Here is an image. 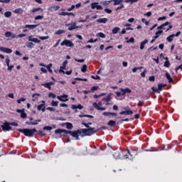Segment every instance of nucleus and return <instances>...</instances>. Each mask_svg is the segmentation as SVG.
<instances>
[{
    "instance_id": "obj_1",
    "label": "nucleus",
    "mask_w": 182,
    "mask_h": 182,
    "mask_svg": "<svg viewBox=\"0 0 182 182\" xmlns=\"http://www.w3.org/2000/svg\"><path fill=\"white\" fill-rule=\"evenodd\" d=\"M81 124L85 126L87 129H80L75 131H68L66 129H58L55 130V134H70L72 137H74L75 140H80V137H86L87 136H92V134H95L99 132V129H95V127H91L92 122L86 123L85 121L81 122Z\"/></svg>"
},
{
    "instance_id": "obj_2",
    "label": "nucleus",
    "mask_w": 182,
    "mask_h": 182,
    "mask_svg": "<svg viewBox=\"0 0 182 182\" xmlns=\"http://www.w3.org/2000/svg\"><path fill=\"white\" fill-rule=\"evenodd\" d=\"M17 130L20 133H23V134H24V136H26V137H33V135L35 134V133H36V132H38V130H36L35 128H33L32 129H18Z\"/></svg>"
},
{
    "instance_id": "obj_3",
    "label": "nucleus",
    "mask_w": 182,
    "mask_h": 182,
    "mask_svg": "<svg viewBox=\"0 0 182 182\" xmlns=\"http://www.w3.org/2000/svg\"><path fill=\"white\" fill-rule=\"evenodd\" d=\"M127 154H124L122 159H129V160L133 159V157H136L137 156V151L127 149Z\"/></svg>"
},
{
    "instance_id": "obj_4",
    "label": "nucleus",
    "mask_w": 182,
    "mask_h": 182,
    "mask_svg": "<svg viewBox=\"0 0 182 182\" xmlns=\"http://www.w3.org/2000/svg\"><path fill=\"white\" fill-rule=\"evenodd\" d=\"M61 46H67V48H73L75 44L70 40L65 39L63 42L60 43Z\"/></svg>"
},
{
    "instance_id": "obj_5",
    "label": "nucleus",
    "mask_w": 182,
    "mask_h": 182,
    "mask_svg": "<svg viewBox=\"0 0 182 182\" xmlns=\"http://www.w3.org/2000/svg\"><path fill=\"white\" fill-rule=\"evenodd\" d=\"M122 156L124 154V153H123V151L122 149H117L113 153V157L115 158L116 160H117L122 158Z\"/></svg>"
},
{
    "instance_id": "obj_6",
    "label": "nucleus",
    "mask_w": 182,
    "mask_h": 182,
    "mask_svg": "<svg viewBox=\"0 0 182 182\" xmlns=\"http://www.w3.org/2000/svg\"><path fill=\"white\" fill-rule=\"evenodd\" d=\"M3 132H9L12 130V127L9 122H4L3 125H1Z\"/></svg>"
},
{
    "instance_id": "obj_7",
    "label": "nucleus",
    "mask_w": 182,
    "mask_h": 182,
    "mask_svg": "<svg viewBox=\"0 0 182 182\" xmlns=\"http://www.w3.org/2000/svg\"><path fill=\"white\" fill-rule=\"evenodd\" d=\"M163 87H166V84L159 83L158 84V88L152 87L151 90H153V92H156V93H159L161 92V90H163Z\"/></svg>"
},
{
    "instance_id": "obj_8",
    "label": "nucleus",
    "mask_w": 182,
    "mask_h": 182,
    "mask_svg": "<svg viewBox=\"0 0 182 182\" xmlns=\"http://www.w3.org/2000/svg\"><path fill=\"white\" fill-rule=\"evenodd\" d=\"M65 26L68 27V31H73L74 29H78V28H80V26H76V22L73 23H67L65 24Z\"/></svg>"
},
{
    "instance_id": "obj_9",
    "label": "nucleus",
    "mask_w": 182,
    "mask_h": 182,
    "mask_svg": "<svg viewBox=\"0 0 182 182\" xmlns=\"http://www.w3.org/2000/svg\"><path fill=\"white\" fill-rule=\"evenodd\" d=\"M69 97L68 95L63 94V95H58L57 99L60 100V102H68L69 100Z\"/></svg>"
},
{
    "instance_id": "obj_10",
    "label": "nucleus",
    "mask_w": 182,
    "mask_h": 182,
    "mask_svg": "<svg viewBox=\"0 0 182 182\" xmlns=\"http://www.w3.org/2000/svg\"><path fill=\"white\" fill-rule=\"evenodd\" d=\"M97 9V11H100L103 9V7L101 5H99L98 2H93L91 4V9Z\"/></svg>"
},
{
    "instance_id": "obj_11",
    "label": "nucleus",
    "mask_w": 182,
    "mask_h": 182,
    "mask_svg": "<svg viewBox=\"0 0 182 182\" xmlns=\"http://www.w3.org/2000/svg\"><path fill=\"white\" fill-rule=\"evenodd\" d=\"M28 41L29 42H33L34 43H41V40L33 38V36H30L28 37Z\"/></svg>"
},
{
    "instance_id": "obj_12",
    "label": "nucleus",
    "mask_w": 182,
    "mask_h": 182,
    "mask_svg": "<svg viewBox=\"0 0 182 182\" xmlns=\"http://www.w3.org/2000/svg\"><path fill=\"white\" fill-rule=\"evenodd\" d=\"M16 112H17V113H20L21 119H26L28 115L26 114V113H25L24 109H16Z\"/></svg>"
},
{
    "instance_id": "obj_13",
    "label": "nucleus",
    "mask_w": 182,
    "mask_h": 182,
    "mask_svg": "<svg viewBox=\"0 0 182 182\" xmlns=\"http://www.w3.org/2000/svg\"><path fill=\"white\" fill-rule=\"evenodd\" d=\"M120 92H122V96H124L126 93H130L132 92V90L129 87L127 88H119Z\"/></svg>"
},
{
    "instance_id": "obj_14",
    "label": "nucleus",
    "mask_w": 182,
    "mask_h": 182,
    "mask_svg": "<svg viewBox=\"0 0 182 182\" xmlns=\"http://www.w3.org/2000/svg\"><path fill=\"white\" fill-rule=\"evenodd\" d=\"M41 103L42 104H40L37 106V109L41 110L42 112H45V105H46L45 100H42Z\"/></svg>"
},
{
    "instance_id": "obj_15",
    "label": "nucleus",
    "mask_w": 182,
    "mask_h": 182,
    "mask_svg": "<svg viewBox=\"0 0 182 182\" xmlns=\"http://www.w3.org/2000/svg\"><path fill=\"white\" fill-rule=\"evenodd\" d=\"M0 51L4 52V53H12V49L5 47H0Z\"/></svg>"
},
{
    "instance_id": "obj_16",
    "label": "nucleus",
    "mask_w": 182,
    "mask_h": 182,
    "mask_svg": "<svg viewBox=\"0 0 182 182\" xmlns=\"http://www.w3.org/2000/svg\"><path fill=\"white\" fill-rule=\"evenodd\" d=\"M139 0H119V5H123V2L125 4H129L130 2L131 5L134 4V2H137Z\"/></svg>"
},
{
    "instance_id": "obj_17",
    "label": "nucleus",
    "mask_w": 182,
    "mask_h": 182,
    "mask_svg": "<svg viewBox=\"0 0 182 182\" xmlns=\"http://www.w3.org/2000/svg\"><path fill=\"white\" fill-rule=\"evenodd\" d=\"M37 26L38 25L36 24H26L23 27V29H26V28H28V29H36Z\"/></svg>"
},
{
    "instance_id": "obj_18",
    "label": "nucleus",
    "mask_w": 182,
    "mask_h": 182,
    "mask_svg": "<svg viewBox=\"0 0 182 182\" xmlns=\"http://www.w3.org/2000/svg\"><path fill=\"white\" fill-rule=\"evenodd\" d=\"M42 122L41 119H37L36 122H26V124H28V126H36L38 123Z\"/></svg>"
},
{
    "instance_id": "obj_19",
    "label": "nucleus",
    "mask_w": 182,
    "mask_h": 182,
    "mask_svg": "<svg viewBox=\"0 0 182 182\" xmlns=\"http://www.w3.org/2000/svg\"><path fill=\"white\" fill-rule=\"evenodd\" d=\"M53 85V82H47V83H44L42 84V86H44V87H46L47 89H48V90H51L52 87Z\"/></svg>"
},
{
    "instance_id": "obj_20",
    "label": "nucleus",
    "mask_w": 182,
    "mask_h": 182,
    "mask_svg": "<svg viewBox=\"0 0 182 182\" xmlns=\"http://www.w3.org/2000/svg\"><path fill=\"white\" fill-rule=\"evenodd\" d=\"M107 18H98L96 20V22H97V23H107Z\"/></svg>"
},
{
    "instance_id": "obj_21",
    "label": "nucleus",
    "mask_w": 182,
    "mask_h": 182,
    "mask_svg": "<svg viewBox=\"0 0 182 182\" xmlns=\"http://www.w3.org/2000/svg\"><path fill=\"white\" fill-rule=\"evenodd\" d=\"M92 106H93V107H95V109H97V110H102V111L106 110V107H100V106L97 105V103H96V102H94V103L92 104Z\"/></svg>"
},
{
    "instance_id": "obj_22",
    "label": "nucleus",
    "mask_w": 182,
    "mask_h": 182,
    "mask_svg": "<svg viewBox=\"0 0 182 182\" xmlns=\"http://www.w3.org/2000/svg\"><path fill=\"white\" fill-rule=\"evenodd\" d=\"M165 76L166 77V79L168 80V83H173L174 80H173V77H171V76L170 75V74L168 73H165Z\"/></svg>"
},
{
    "instance_id": "obj_23",
    "label": "nucleus",
    "mask_w": 182,
    "mask_h": 182,
    "mask_svg": "<svg viewBox=\"0 0 182 182\" xmlns=\"http://www.w3.org/2000/svg\"><path fill=\"white\" fill-rule=\"evenodd\" d=\"M103 116H113L114 117H117V113L116 112H104L102 113Z\"/></svg>"
},
{
    "instance_id": "obj_24",
    "label": "nucleus",
    "mask_w": 182,
    "mask_h": 182,
    "mask_svg": "<svg viewBox=\"0 0 182 182\" xmlns=\"http://www.w3.org/2000/svg\"><path fill=\"white\" fill-rule=\"evenodd\" d=\"M119 114H121V116H122V114L129 116L130 114H133V111H132V110L122 111L121 112H119Z\"/></svg>"
},
{
    "instance_id": "obj_25",
    "label": "nucleus",
    "mask_w": 182,
    "mask_h": 182,
    "mask_svg": "<svg viewBox=\"0 0 182 182\" xmlns=\"http://www.w3.org/2000/svg\"><path fill=\"white\" fill-rule=\"evenodd\" d=\"M149 43V40L145 39L144 41H142L140 44V49L141 50H143V49H144V46L146 45V43Z\"/></svg>"
},
{
    "instance_id": "obj_26",
    "label": "nucleus",
    "mask_w": 182,
    "mask_h": 182,
    "mask_svg": "<svg viewBox=\"0 0 182 182\" xmlns=\"http://www.w3.org/2000/svg\"><path fill=\"white\" fill-rule=\"evenodd\" d=\"M41 11V12H43V9L41 8V7H38V8H33L31 10L32 14H35V12H38V11Z\"/></svg>"
},
{
    "instance_id": "obj_27",
    "label": "nucleus",
    "mask_w": 182,
    "mask_h": 182,
    "mask_svg": "<svg viewBox=\"0 0 182 182\" xmlns=\"http://www.w3.org/2000/svg\"><path fill=\"white\" fill-rule=\"evenodd\" d=\"M107 125L110 127H114L116 126V121L109 120L107 123Z\"/></svg>"
},
{
    "instance_id": "obj_28",
    "label": "nucleus",
    "mask_w": 182,
    "mask_h": 182,
    "mask_svg": "<svg viewBox=\"0 0 182 182\" xmlns=\"http://www.w3.org/2000/svg\"><path fill=\"white\" fill-rule=\"evenodd\" d=\"M169 23H169L168 21H166V22H165L164 23H163L162 25L159 26L157 28V29H163V30H164V29H166V28H164V26H167Z\"/></svg>"
},
{
    "instance_id": "obj_29",
    "label": "nucleus",
    "mask_w": 182,
    "mask_h": 182,
    "mask_svg": "<svg viewBox=\"0 0 182 182\" xmlns=\"http://www.w3.org/2000/svg\"><path fill=\"white\" fill-rule=\"evenodd\" d=\"M161 33H163V31L162 30H159V31H156L155 33V36H153V38L154 39H157V38H159V35H161Z\"/></svg>"
},
{
    "instance_id": "obj_30",
    "label": "nucleus",
    "mask_w": 182,
    "mask_h": 182,
    "mask_svg": "<svg viewBox=\"0 0 182 182\" xmlns=\"http://www.w3.org/2000/svg\"><path fill=\"white\" fill-rule=\"evenodd\" d=\"M14 14H23V9H22V8L16 9L14 11Z\"/></svg>"
},
{
    "instance_id": "obj_31",
    "label": "nucleus",
    "mask_w": 182,
    "mask_h": 182,
    "mask_svg": "<svg viewBox=\"0 0 182 182\" xmlns=\"http://www.w3.org/2000/svg\"><path fill=\"white\" fill-rule=\"evenodd\" d=\"M65 124L66 129H68V130H72L73 129V124L72 123L67 122Z\"/></svg>"
},
{
    "instance_id": "obj_32",
    "label": "nucleus",
    "mask_w": 182,
    "mask_h": 182,
    "mask_svg": "<svg viewBox=\"0 0 182 182\" xmlns=\"http://www.w3.org/2000/svg\"><path fill=\"white\" fill-rule=\"evenodd\" d=\"M81 72H82L83 73L87 72V65L86 64L82 65L81 68Z\"/></svg>"
},
{
    "instance_id": "obj_33",
    "label": "nucleus",
    "mask_w": 182,
    "mask_h": 182,
    "mask_svg": "<svg viewBox=\"0 0 182 182\" xmlns=\"http://www.w3.org/2000/svg\"><path fill=\"white\" fill-rule=\"evenodd\" d=\"M125 39L127 41V43H134V38L133 37L130 38L129 40L127 37Z\"/></svg>"
},
{
    "instance_id": "obj_34",
    "label": "nucleus",
    "mask_w": 182,
    "mask_h": 182,
    "mask_svg": "<svg viewBox=\"0 0 182 182\" xmlns=\"http://www.w3.org/2000/svg\"><path fill=\"white\" fill-rule=\"evenodd\" d=\"M119 31H120V28H119V27H114V28L112 29V33H113L114 35H116V33H117L119 32Z\"/></svg>"
},
{
    "instance_id": "obj_35",
    "label": "nucleus",
    "mask_w": 182,
    "mask_h": 182,
    "mask_svg": "<svg viewBox=\"0 0 182 182\" xmlns=\"http://www.w3.org/2000/svg\"><path fill=\"white\" fill-rule=\"evenodd\" d=\"M52 66H53L52 63H50L48 65H46V68L50 73H53V71L52 70V68H51Z\"/></svg>"
},
{
    "instance_id": "obj_36",
    "label": "nucleus",
    "mask_w": 182,
    "mask_h": 182,
    "mask_svg": "<svg viewBox=\"0 0 182 182\" xmlns=\"http://www.w3.org/2000/svg\"><path fill=\"white\" fill-rule=\"evenodd\" d=\"M4 16H5V18H11V16H12V12H11V11H6L4 13Z\"/></svg>"
},
{
    "instance_id": "obj_37",
    "label": "nucleus",
    "mask_w": 182,
    "mask_h": 182,
    "mask_svg": "<svg viewBox=\"0 0 182 182\" xmlns=\"http://www.w3.org/2000/svg\"><path fill=\"white\" fill-rule=\"evenodd\" d=\"M110 2H114V6H117V5H120L119 0H110Z\"/></svg>"
},
{
    "instance_id": "obj_38",
    "label": "nucleus",
    "mask_w": 182,
    "mask_h": 182,
    "mask_svg": "<svg viewBox=\"0 0 182 182\" xmlns=\"http://www.w3.org/2000/svg\"><path fill=\"white\" fill-rule=\"evenodd\" d=\"M173 38H174V34H171L166 38L168 42H173Z\"/></svg>"
},
{
    "instance_id": "obj_39",
    "label": "nucleus",
    "mask_w": 182,
    "mask_h": 182,
    "mask_svg": "<svg viewBox=\"0 0 182 182\" xmlns=\"http://www.w3.org/2000/svg\"><path fill=\"white\" fill-rule=\"evenodd\" d=\"M141 69H143L142 66H141V67H135V68H132V72L134 73H136V72H137V70H140Z\"/></svg>"
},
{
    "instance_id": "obj_40",
    "label": "nucleus",
    "mask_w": 182,
    "mask_h": 182,
    "mask_svg": "<svg viewBox=\"0 0 182 182\" xmlns=\"http://www.w3.org/2000/svg\"><path fill=\"white\" fill-rule=\"evenodd\" d=\"M112 1H102L101 4L102 5H103L104 6H107V5H110V3Z\"/></svg>"
},
{
    "instance_id": "obj_41",
    "label": "nucleus",
    "mask_w": 182,
    "mask_h": 182,
    "mask_svg": "<svg viewBox=\"0 0 182 182\" xmlns=\"http://www.w3.org/2000/svg\"><path fill=\"white\" fill-rule=\"evenodd\" d=\"M97 36H98L99 38H106V35H105V33H103L102 32L97 33Z\"/></svg>"
},
{
    "instance_id": "obj_42",
    "label": "nucleus",
    "mask_w": 182,
    "mask_h": 182,
    "mask_svg": "<svg viewBox=\"0 0 182 182\" xmlns=\"http://www.w3.org/2000/svg\"><path fill=\"white\" fill-rule=\"evenodd\" d=\"M62 33H65V30H58L55 31V35H62Z\"/></svg>"
},
{
    "instance_id": "obj_43",
    "label": "nucleus",
    "mask_w": 182,
    "mask_h": 182,
    "mask_svg": "<svg viewBox=\"0 0 182 182\" xmlns=\"http://www.w3.org/2000/svg\"><path fill=\"white\" fill-rule=\"evenodd\" d=\"M110 99H111L110 95H107V97H105L103 98V100H104L105 102H110Z\"/></svg>"
},
{
    "instance_id": "obj_44",
    "label": "nucleus",
    "mask_w": 182,
    "mask_h": 182,
    "mask_svg": "<svg viewBox=\"0 0 182 182\" xmlns=\"http://www.w3.org/2000/svg\"><path fill=\"white\" fill-rule=\"evenodd\" d=\"M4 35L6 38H11V36H12V33L11 31H6Z\"/></svg>"
},
{
    "instance_id": "obj_45",
    "label": "nucleus",
    "mask_w": 182,
    "mask_h": 182,
    "mask_svg": "<svg viewBox=\"0 0 182 182\" xmlns=\"http://www.w3.org/2000/svg\"><path fill=\"white\" fill-rule=\"evenodd\" d=\"M33 46H34V45H33V43H32V42H28L26 43L27 48H33Z\"/></svg>"
},
{
    "instance_id": "obj_46",
    "label": "nucleus",
    "mask_w": 182,
    "mask_h": 182,
    "mask_svg": "<svg viewBox=\"0 0 182 182\" xmlns=\"http://www.w3.org/2000/svg\"><path fill=\"white\" fill-rule=\"evenodd\" d=\"M35 21H39L41 19H43V15L41 16V15H38V16H36L35 18H34Z\"/></svg>"
},
{
    "instance_id": "obj_47",
    "label": "nucleus",
    "mask_w": 182,
    "mask_h": 182,
    "mask_svg": "<svg viewBox=\"0 0 182 182\" xmlns=\"http://www.w3.org/2000/svg\"><path fill=\"white\" fill-rule=\"evenodd\" d=\"M11 62V59L9 58V56H6V66H9V63Z\"/></svg>"
},
{
    "instance_id": "obj_48",
    "label": "nucleus",
    "mask_w": 182,
    "mask_h": 182,
    "mask_svg": "<svg viewBox=\"0 0 182 182\" xmlns=\"http://www.w3.org/2000/svg\"><path fill=\"white\" fill-rule=\"evenodd\" d=\"M36 96H39V94L35 93L32 95V97H33L32 101L33 102H35V100H36V99H38V97H36Z\"/></svg>"
},
{
    "instance_id": "obj_49",
    "label": "nucleus",
    "mask_w": 182,
    "mask_h": 182,
    "mask_svg": "<svg viewBox=\"0 0 182 182\" xmlns=\"http://www.w3.org/2000/svg\"><path fill=\"white\" fill-rule=\"evenodd\" d=\"M75 80H80L81 82H87V79L86 78H80V77H75L74 78Z\"/></svg>"
},
{
    "instance_id": "obj_50",
    "label": "nucleus",
    "mask_w": 182,
    "mask_h": 182,
    "mask_svg": "<svg viewBox=\"0 0 182 182\" xmlns=\"http://www.w3.org/2000/svg\"><path fill=\"white\" fill-rule=\"evenodd\" d=\"M124 8V4H119V6L115 9V11H120V9H123Z\"/></svg>"
},
{
    "instance_id": "obj_51",
    "label": "nucleus",
    "mask_w": 182,
    "mask_h": 182,
    "mask_svg": "<svg viewBox=\"0 0 182 182\" xmlns=\"http://www.w3.org/2000/svg\"><path fill=\"white\" fill-rule=\"evenodd\" d=\"M58 105H59V101H52L51 102V106H53V107H55V106H58Z\"/></svg>"
},
{
    "instance_id": "obj_52",
    "label": "nucleus",
    "mask_w": 182,
    "mask_h": 182,
    "mask_svg": "<svg viewBox=\"0 0 182 182\" xmlns=\"http://www.w3.org/2000/svg\"><path fill=\"white\" fill-rule=\"evenodd\" d=\"M79 117H89V119H93V116L87 114L79 115Z\"/></svg>"
},
{
    "instance_id": "obj_53",
    "label": "nucleus",
    "mask_w": 182,
    "mask_h": 182,
    "mask_svg": "<svg viewBox=\"0 0 182 182\" xmlns=\"http://www.w3.org/2000/svg\"><path fill=\"white\" fill-rule=\"evenodd\" d=\"M149 82H154L156 80V77L154 75H151L149 77Z\"/></svg>"
},
{
    "instance_id": "obj_54",
    "label": "nucleus",
    "mask_w": 182,
    "mask_h": 182,
    "mask_svg": "<svg viewBox=\"0 0 182 182\" xmlns=\"http://www.w3.org/2000/svg\"><path fill=\"white\" fill-rule=\"evenodd\" d=\"M97 42V39H95L93 40V38H90L88 41H87V43H95Z\"/></svg>"
},
{
    "instance_id": "obj_55",
    "label": "nucleus",
    "mask_w": 182,
    "mask_h": 182,
    "mask_svg": "<svg viewBox=\"0 0 182 182\" xmlns=\"http://www.w3.org/2000/svg\"><path fill=\"white\" fill-rule=\"evenodd\" d=\"M144 105V100H139L138 102L137 106L141 107Z\"/></svg>"
},
{
    "instance_id": "obj_56",
    "label": "nucleus",
    "mask_w": 182,
    "mask_h": 182,
    "mask_svg": "<svg viewBox=\"0 0 182 182\" xmlns=\"http://www.w3.org/2000/svg\"><path fill=\"white\" fill-rule=\"evenodd\" d=\"M48 97H52L53 99H55L56 97V95H55L53 92H50L48 94Z\"/></svg>"
},
{
    "instance_id": "obj_57",
    "label": "nucleus",
    "mask_w": 182,
    "mask_h": 182,
    "mask_svg": "<svg viewBox=\"0 0 182 182\" xmlns=\"http://www.w3.org/2000/svg\"><path fill=\"white\" fill-rule=\"evenodd\" d=\"M97 89H99V86H93V87H91V90H90L91 93H92V92H95V90H97Z\"/></svg>"
},
{
    "instance_id": "obj_58",
    "label": "nucleus",
    "mask_w": 182,
    "mask_h": 182,
    "mask_svg": "<svg viewBox=\"0 0 182 182\" xmlns=\"http://www.w3.org/2000/svg\"><path fill=\"white\" fill-rule=\"evenodd\" d=\"M38 134H41V137H45V136H46V133L43 132L42 130H39Z\"/></svg>"
},
{
    "instance_id": "obj_59",
    "label": "nucleus",
    "mask_w": 182,
    "mask_h": 182,
    "mask_svg": "<svg viewBox=\"0 0 182 182\" xmlns=\"http://www.w3.org/2000/svg\"><path fill=\"white\" fill-rule=\"evenodd\" d=\"M164 66L165 68H170V61L168 60L165 61Z\"/></svg>"
},
{
    "instance_id": "obj_60",
    "label": "nucleus",
    "mask_w": 182,
    "mask_h": 182,
    "mask_svg": "<svg viewBox=\"0 0 182 182\" xmlns=\"http://www.w3.org/2000/svg\"><path fill=\"white\" fill-rule=\"evenodd\" d=\"M91 78L94 79L95 80H97L100 79V76H99V75H96V76L92 75Z\"/></svg>"
},
{
    "instance_id": "obj_61",
    "label": "nucleus",
    "mask_w": 182,
    "mask_h": 182,
    "mask_svg": "<svg viewBox=\"0 0 182 182\" xmlns=\"http://www.w3.org/2000/svg\"><path fill=\"white\" fill-rule=\"evenodd\" d=\"M141 22L144 24H146V26L149 25V21L147 20H146V18H141Z\"/></svg>"
},
{
    "instance_id": "obj_62",
    "label": "nucleus",
    "mask_w": 182,
    "mask_h": 182,
    "mask_svg": "<svg viewBox=\"0 0 182 182\" xmlns=\"http://www.w3.org/2000/svg\"><path fill=\"white\" fill-rule=\"evenodd\" d=\"M26 36V34L25 33H20L17 36V38H25Z\"/></svg>"
},
{
    "instance_id": "obj_63",
    "label": "nucleus",
    "mask_w": 182,
    "mask_h": 182,
    "mask_svg": "<svg viewBox=\"0 0 182 182\" xmlns=\"http://www.w3.org/2000/svg\"><path fill=\"white\" fill-rule=\"evenodd\" d=\"M43 130H52V127L46 126L43 127Z\"/></svg>"
},
{
    "instance_id": "obj_64",
    "label": "nucleus",
    "mask_w": 182,
    "mask_h": 182,
    "mask_svg": "<svg viewBox=\"0 0 182 182\" xmlns=\"http://www.w3.org/2000/svg\"><path fill=\"white\" fill-rule=\"evenodd\" d=\"M181 69L182 70V64L178 65L177 68H176V73L178 72V70Z\"/></svg>"
}]
</instances>
